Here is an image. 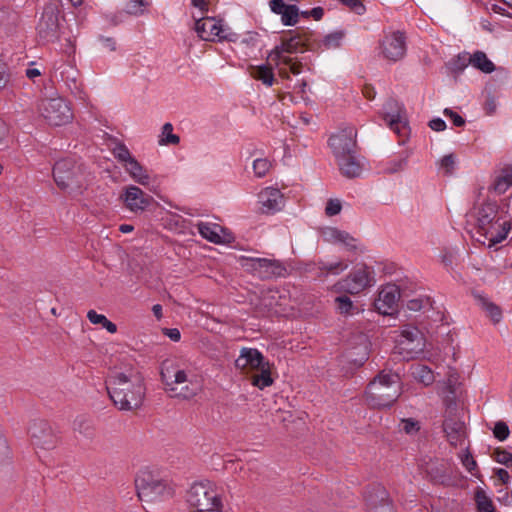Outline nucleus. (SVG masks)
<instances>
[{"mask_svg": "<svg viewBox=\"0 0 512 512\" xmlns=\"http://www.w3.org/2000/svg\"><path fill=\"white\" fill-rule=\"evenodd\" d=\"M110 399L121 411L138 409L144 400L146 388L137 372H115L106 381Z\"/></svg>", "mask_w": 512, "mask_h": 512, "instance_id": "f257e3e1", "label": "nucleus"}, {"mask_svg": "<svg viewBox=\"0 0 512 512\" xmlns=\"http://www.w3.org/2000/svg\"><path fill=\"white\" fill-rule=\"evenodd\" d=\"M401 394L400 375L391 370H382L367 385L365 399L371 408L389 409Z\"/></svg>", "mask_w": 512, "mask_h": 512, "instance_id": "f03ea898", "label": "nucleus"}, {"mask_svg": "<svg viewBox=\"0 0 512 512\" xmlns=\"http://www.w3.org/2000/svg\"><path fill=\"white\" fill-rule=\"evenodd\" d=\"M52 176L57 187L69 195H79L85 189V167L75 158L67 157L56 161Z\"/></svg>", "mask_w": 512, "mask_h": 512, "instance_id": "7ed1b4c3", "label": "nucleus"}, {"mask_svg": "<svg viewBox=\"0 0 512 512\" xmlns=\"http://www.w3.org/2000/svg\"><path fill=\"white\" fill-rule=\"evenodd\" d=\"M194 375L189 377L186 371L174 369L165 363L161 368V379L165 385V390L171 397L190 399L198 394L201 389L199 382Z\"/></svg>", "mask_w": 512, "mask_h": 512, "instance_id": "20e7f679", "label": "nucleus"}, {"mask_svg": "<svg viewBox=\"0 0 512 512\" xmlns=\"http://www.w3.org/2000/svg\"><path fill=\"white\" fill-rule=\"evenodd\" d=\"M188 504L196 512L221 511V491L210 481L194 483L187 492Z\"/></svg>", "mask_w": 512, "mask_h": 512, "instance_id": "39448f33", "label": "nucleus"}, {"mask_svg": "<svg viewBox=\"0 0 512 512\" xmlns=\"http://www.w3.org/2000/svg\"><path fill=\"white\" fill-rule=\"evenodd\" d=\"M135 488L139 500L146 503L161 501L173 495L172 488L147 469L141 470L137 474Z\"/></svg>", "mask_w": 512, "mask_h": 512, "instance_id": "423d86ee", "label": "nucleus"}, {"mask_svg": "<svg viewBox=\"0 0 512 512\" xmlns=\"http://www.w3.org/2000/svg\"><path fill=\"white\" fill-rule=\"evenodd\" d=\"M375 284L374 270L366 264L357 265L346 277L338 280L332 291L357 295Z\"/></svg>", "mask_w": 512, "mask_h": 512, "instance_id": "0eeeda50", "label": "nucleus"}, {"mask_svg": "<svg viewBox=\"0 0 512 512\" xmlns=\"http://www.w3.org/2000/svg\"><path fill=\"white\" fill-rule=\"evenodd\" d=\"M312 36L313 33L311 32H297L292 34L288 38H283L280 45H277L274 47L273 50L269 53V58L276 63V65H279L280 58L285 57L283 54H296V53H302L305 50H312L313 49V43H312Z\"/></svg>", "mask_w": 512, "mask_h": 512, "instance_id": "6e6552de", "label": "nucleus"}, {"mask_svg": "<svg viewBox=\"0 0 512 512\" xmlns=\"http://www.w3.org/2000/svg\"><path fill=\"white\" fill-rule=\"evenodd\" d=\"M39 110L44 119L53 126L64 125L72 119L71 108L61 97L44 98Z\"/></svg>", "mask_w": 512, "mask_h": 512, "instance_id": "1a4fd4ad", "label": "nucleus"}, {"mask_svg": "<svg viewBox=\"0 0 512 512\" xmlns=\"http://www.w3.org/2000/svg\"><path fill=\"white\" fill-rule=\"evenodd\" d=\"M28 433L32 445L37 449L52 450L59 443V436L44 419L32 420Z\"/></svg>", "mask_w": 512, "mask_h": 512, "instance_id": "9d476101", "label": "nucleus"}, {"mask_svg": "<svg viewBox=\"0 0 512 512\" xmlns=\"http://www.w3.org/2000/svg\"><path fill=\"white\" fill-rule=\"evenodd\" d=\"M59 8L56 3H49L44 7L42 16L37 25V33L42 42H54L59 34Z\"/></svg>", "mask_w": 512, "mask_h": 512, "instance_id": "9b49d317", "label": "nucleus"}, {"mask_svg": "<svg viewBox=\"0 0 512 512\" xmlns=\"http://www.w3.org/2000/svg\"><path fill=\"white\" fill-rule=\"evenodd\" d=\"M120 199L124 206L134 214L146 211L155 201L154 198L136 185H128L124 188Z\"/></svg>", "mask_w": 512, "mask_h": 512, "instance_id": "f8f14e48", "label": "nucleus"}, {"mask_svg": "<svg viewBox=\"0 0 512 512\" xmlns=\"http://www.w3.org/2000/svg\"><path fill=\"white\" fill-rule=\"evenodd\" d=\"M356 136L357 131L354 127H347L330 136L329 146L335 158L356 153Z\"/></svg>", "mask_w": 512, "mask_h": 512, "instance_id": "ddd939ff", "label": "nucleus"}, {"mask_svg": "<svg viewBox=\"0 0 512 512\" xmlns=\"http://www.w3.org/2000/svg\"><path fill=\"white\" fill-rule=\"evenodd\" d=\"M248 266L260 279L284 277L287 273V269L284 264L274 259L251 258L249 259Z\"/></svg>", "mask_w": 512, "mask_h": 512, "instance_id": "4468645a", "label": "nucleus"}, {"mask_svg": "<svg viewBox=\"0 0 512 512\" xmlns=\"http://www.w3.org/2000/svg\"><path fill=\"white\" fill-rule=\"evenodd\" d=\"M383 56L392 62L401 60L406 54V38L404 33L395 31L381 42Z\"/></svg>", "mask_w": 512, "mask_h": 512, "instance_id": "2eb2a0df", "label": "nucleus"}, {"mask_svg": "<svg viewBox=\"0 0 512 512\" xmlns=\"http://www.w3.org/2000/svg\"><path fill=\"white\" fill-rule=\"evenodd\" d=\"M443 431L450 445L457 447L463 445L467 438L465 422L458 416L449 414L443 421Z\"/></svg>", "mask_w": 512, "mask_h": 512, "instance_id": "dca6fc26", "label": "nucleus"}, {"mask_svg": "<svg viewBox=\"0 0 512 512\" xmlns=\"http://www.w3.org/2000/svg\"><path fill=\"white\" fill-rule=\"evenodd\" d=\"M197 35L204 41H215L226 39L221 20L213 17H203L196 20L194 27Z\"/></svg>", "mask_w": 512, "mask_h": 512, "instance_id": "f3484780", "label": "nucleus"}, {"mask_svg": "<svg viewBox=\"0 0 512 512\" xmlns=\"http://www.w3.org/2000/svg\"><path fill=\"white\" fill-rule=\"evenodd\" d=\"M399 297V288L394 284H388L380 290L374 307L382 315H392L396 311Z\"/></svg>", "mask_w": 512, "mask_h": 512, "instance_id": "a211bd4d", "label": "nucleus"}, {"mask_svg": "<svg viewBox=\"0 0 512 512\" xmlns=\"http://www.w3.org/2000/svg\"><path fill=\"white\" fill-rule=\"evenodd\" d=\"M258 202L262 213L274 214L282 209L284 199L278 188L266 187L259 193Z\"/></svg>", "mask_w": 512, "mask_h": 512, "instance_id": "6ab92c4d", "label": "nucleus"}, {"mask_svg": "<svg viewBox=\"0 0 512 512\" xmlns=\"http://www.w3.org/2000/svg\"><path fill=\"white\" fill-rule=\"evenodd\" d=\"M268 363L263 354L256 348H242L240 355L235 360L236 368L242 371L247 369L258 370Z\"/></svg>", "mask_w": 512, "mask_h": 512, "instance_id": "aec40b11", "label": "nucleus"}, {"mask_svg": "<svg viewBox=\"0 0 512 512\" xmlns=\"http://www.w3.org/2000/svg\"><path fill=\"white\" fill-rule=\"evenodd\" d=\"M372 489L374 494L371 491L365 493L368 512H394L386 490L379 485Z\"/></svg>", "mask_w": 512, "mask_h": 512, "instance_id": "412c9836", "label": "nucleus"}, {"mask_svg": "<svg viewBox=\"0 0 512 512\" xmlns=\"http://www.w3.org/2000/svg\"><path fill=\"white\" fill-rule=\"evenodd\" d=\"M341 174L349 179L358 178L363 172L364 164L356 153L336 158Z\"/></svg>", "mask_w": 512, "mask_h": 512, "instance_id": "4be33fe9", "label": "nucleus"}, {"mask_svg": "<svg viewBox=\"0 0 512 512\" xmlns=\"http://www.w3.org/2000/svg\"><path fill=\"white\" fill-rule=\"evenodd\" d=\"M499 206L495 201H486L478 212V229L477 232L487 237V226L492 224L497 216Z\"/></svg>", "mask_w": 512, "mask_h": 512, "instance_id": "5701e85b", "label": "nucleus"}, {"mask_svg": "<svg viewBox=\"0 0 512 512\" xmlns=\"http://www.w3.org/2000/svg\"><path fill=\"white\" fill-rule=\"evenodd\" d=\"M315 266L319 270L317 276L319 278L328 277L329 275H339L348 268V263L343 260H336L333 262L325 261L323 259L317 260Z\"/></svg>", "mask_w": 512, "mask_h": 512, "instance_id": "b1692460", "label": "nucleus"}, {"mask_svg": "<svg viewBox=\"0 0 512 512\" xmlns=\"http://www.w3.org/2000/svg\"><path fill=\"white\" fill-rule=\"evenodd\" d=\"M125 170L129 176L138 184L147 186L150 183V176L147 170L141 165V163L134 158L125 165Z\"/></svg>", "mask_w": 512, "mask_h": 512, "instance_id": "393cba45", "label": "nucleus"}, {"mask_svg": "<svg viewBox=\"0 0 512 512\" xmlns=\"http://www.w3.org/2000/svg\"><path fill=\"white\" fill-rule=\"evenodd\" d=\"M78 74V71L69 65H64L60 72L61 79L74 95H78L82 91V84L78 79Z\"/></svg>", "mask_w": 512, "mask_h": 512, "instance_id": "a878e982", "label": "nucleus"}, {"mask_svg": "<svg viewBox=\"0 0 512 512\" xmlns=\"http://www.w3.org/2000/svg\"><path fill=\"white\" fill-rule=\"evenodd\" d=\"M196 226L200 235L208 241L215 244H221L224 242L218 233L219 230H222L219 225L207 222H199Z\"/></svg>", "mask_w": 512, "mask_h": 512, "instance_id": "bb28decb", "label": "nucleus"}, {"mask_svg": "<svg viewBox=\"0 0 512 512\" xmlns=\"http://www.w3.org/2000/svg\"><path fill=\"white\" fill-rule=\"evenodd\" d=\"M335 297L334 306L337 313L344 316H351L358 312V308L354 305L347 293H339Z\"/></svg>", "mask_w": 512, "mask_h": 512, "instance_id": "cd10ccee", "label": "nucleus"}, {"mask_svg": "<svg viewBox=\"0 0 512 512\" xmlns=\"http://www.w3.org/2000/svg\"><path fill=\"white\" fill-rule=\"evenodd\" d=\"M426 472L429 479L434 484L448 485L451 481V477L447 473V467L444 463L431 465L427 468Z\"/></svg>", "mask_w": 512, "mask_h": 512, "instance_id": "c85d7f7f", "label": "nucleus"}, {"mask_svg": "<svg viewBox=\"0 0 512 512\" xmlns=\"http://www.w3.org/2000/svg\"><path fill=\"white\" fill-rule=\"evenodd\" d=\"M72 429L74 432L79 433L86 439H92L94 437L92 421L85 415H79L74 419Z\"/></svg>", "mask_w": 512, "mask_h": 512, "instance_id": "c756f323", "label": "nucleus"}, {"mask_svg": "<svg viewBox=\"0 0 512 512\" xmlns=\"http://www.w3.org/2000/svg\"><path fill=\"white\" fill-rule=\"evenodd\" d=\"M400 337H401V339L399 340L400 344L403 345L405 343H408V344L416 343L412 349H414V348H418L420 350L422 349L423 336H422L421 331L417 327H414V326L405 327L401 331Z\"/></svg>", "mask_w": 512, "mask_h": 512, "instance_id": "7c9ffc66", "label": "nucleus"}, {"mask_svg": "<svg viewBox=\"0 0 512 512\" xmlns=\"http://www.w3.org/2000/svg\"><path fill=\"white\" fill-rule=\"evenodd\" d=\"M470 64L483 73H492L496 67L494 63L482 51H476L470 55Z\"/></svg>", "mask_w": 512, "mask_h": 512, "instance_id": "2f4dec72", "label": "nucleus"}, {"mask_svg": "<svg viewBox=\"0 0 512 512\" xmlns=\"http://www.w3.org/2000/svg\"><path fill=\"white\" fill-rule=\"evenodd\" d=\"M512 186V165L505 166L493 183V190L498 194L505 193Z\"/></svg>", "mask_w": 512, "mask_h": 512, "instance_id": "473e14b6", "label": "nucleus"}, {"mask_svg": "<svg viewBox=\"0 0 512 512\" xmlns=\"http://www.w3.org/2000/svg\"><path fill=\"white\" fill-rule=\"evenodd\" d=\"M408 158L409 155L405 153L388 160L383 164V173L391 175L404 171L408 166Z\"/></svg>", "mask_w": 512, "mask_h": 512, "instance_id": "72a5a7b5", "label": "nucleus"}, {"mask_svg": "<svg viewBox=\"0 0 512 512\" xmlns=\"http://www.w3.org/2000/svg\"><path fill=\"white\" fill-rule=\"evenodd\" d=\"M385 121L389 125L390 129L399 136L406 135L409 129L407 122L402 118L399 111H397L395 114L388 113L385 116Z\"/></svg>", "mask_w": 512, "mask_h": 512, "instance_id": "f704fd0d", "label": "nucleus"}, {"mask_svg": "<svg viewBox=\"0 0 512 512\" xmlns=\"http://www.w3.org/2000/svg\"><path fill=\"white\" fill-rule=\"evenodd\" d=\"M253 78L261 81L263 84L267 86H272L274 83V74L273 69L269 65H260L252 68L251 72Z\"/></svg>", "mask_w": 512, "mask_h": 512, "instance_id": "c9c22d12", "label": "nucleus"}, {"mask_svg": "<svg viewBox=\"0 0 512 512\" xmlns=\"http://www.w3.org/2000/svg\"><path fill=\"white\" fill-rule=\"evenodd\" d=\"M271 366L270 363L266 364L263 368L258 369L260 371L259 374L253 377V385L263 390L264 388L273 384V379L271 377Z\"/></svg>", "mask_w": 512, "mask_h": 512, "instance_id": "e433bc0d", "label": "nucleus"}, {"mask_svg": "<svg viewBox=\"0 0 512 512\" xmlns=\"http://www.w3.org/2000/svg\"><path fill=\"white\" fill-rule=\"evenodd\" d=\"M87 318L92 324H99L103 328H105L109 333H116L117 326L113 322L107 319L105 315L98 314L95 310H89L87 313Z\"/></svg>", "mask_w": 512, "mask_h": 512, "instance_id": "4c0bfd02", "label": "nucleus"}, {"mask_svg": "<svg viewBox=\"0 0 512 512\" xmlns=\"http://www.w3.org/2000/svg\"><path fill=\"white\" fill-rule=\"evenodd\" d=\"M476 298L479 302V305L482 307V309H484L488 313L490 318L495 323H498L502 317L500 308L496 304L490 302L487 298H485L483 296L478 295V296H476Z\"/></svg>", "mask_w": 512, "mask_h": 512, "instance_id": "58836bf2", "label": "nucleus"}, {"mask_svg": "<svg viewBox=\"0 0 512 512\" xmlns=\"http://www.w3.org/2000/svg\"><path fill=\"white\" fill-rule=\"evenodd\" d=\"M475 501L477 503L478 512H496L492 500L487 496L484 490H476Z\"/></svg>", "mask_w": 512, "mask_h": 512, "instance_id": "ea45409f", "label": "nucleus"}, {"mask_svg": "<svg viewBox=\"0 0 512 512\" xmlns=\"http://www.w3.org/2000/svg\"><path fill=\"white\" fill-rule=\"evenodd\" d=\"M180 142V137L173 133V126L171 123H165L162 126L161 138L159 139L160 145H177Z\"/></svg>", "mask_w": 512, "mask_h": 512, "instance_id": "a19ab883", "label": "nucleus"}, {"mask_svg": "<svg viewBox=\"0 0 512 512\" xmlns=\"http://www.w3.org/2000/svg\"><path fill=\"white\" fill-rule=\"evenodd\" d=\"M300 16L299 8L296 5H289L281 14V21L286 26H294Z\"/></svg>", "mask_w": 512, "mask_h": 512, "instance_id": "79ce46f5", "label": "nucleus"}, {"mask_svg": "<svg viewBox=\"0 0 512 512\" xmlns=\"http://www.w3.org/2000/svg\"><path fill=\"white\" fill-rule=\"evenodd\" d=\"M413 375L418 381H420L426 386L434 382L433 372L428 366L419 365L418 367L415 368Z\"/></svg>", "mask_w": 512, "mask_h": 512, "instance_id": "37998d69", "label": "nucleus"}, {"mask_svg": "<svg viewBox=\"0 0 512 512\" xmlns=\"http://www.w3.org/2000/svg\"><path fill=\"white\" fill-rule=\"evenodd\" d=\"M112 154L120 163L123 164L124 167L134 159L127 146L123 143H118L113 148Z\"/></svg>", "mask_w": 512, "mask_h": 512, "instance_id": "c03bdc74", "label": "nucleus"}, {"mask_svg": "<svg viewBox=\"0 0 512 512\" xmlns=\"http://www.w3.org/2000/svg\"><path fill=\"white\" fill-rule=\"evenodd\" d=\"M271 168V163L266 158H258L253 162L254 174L262 178L264 177Z\"/></svg>", "mask_w": 512, "mask_h": 512, "instance_id": "a18cd8bd", "label": "nucleus"}, {"mask_svg": "<svg viewBox=\"0 0 512 512\" xmlns=\"http://www.w3.org/2000/svg\"><path fill=\"white\" fill-rule=\"evenodd\" d=\"M344 37V33L342 31H335L326 35L323 39V45L327 48H338L341 44V41Z\"/></svg>", "mask_w": 512, "mask_h": 512, "instance_id": "49530a36", "label": "nucleus"}, {"mask_svg": "<svg viewBox=\"0 0 512 512\" xmlns=\"http://www.w3.org/2000/svg\"><path fill=\"white\" fill-rule=\"evenodd\" d=\"M493 458L496 462L512 469V453L504 449L497 448L494 450Z\"/></svg>", "mask_w": 512, "mask_h": 512, "instance_id": "de8ad7c7", "label": "nucleus"}, {"mask_svg": "<svg viewBox=\"0 0 512 512\" xmlns=\"http://www.w3.org/2000/svg\"><path fill=\"white\" fill-rule=\"evenodd\" d=\"M147 0H130L126 5V12L131 15H138L143 13V8L149 6Z\"/></svg>", "mask_w": 512, "mask_h": 512, "instance_id": "09e8293b", "label": "nucleus"}, {"mask_svg": "<svg viewBox=\"0 0 512 512\" xmlns=\"http://www.w3.org/2000/svg\"><path fill=\"white\" fill-rule=\"evenodd\" d=\"M468 64H470V55H459L456 59H453L450 62V68L454 72H461L467 67Z\"/></svg>", "mask_w": 512, "mask_h": 512, "instance_id": "8fccbe9b", "label": "nucleus"}, {"mask_svg": "<svg viewBox=\"0 0 512 512\" xmlns=\"http://www.w3.org/2000/svg\"><path fill=\"white\" fill-rule=\"evenodd\" d=\"M11 458V451L8 446L7 440L0 431V466L8 463Z\"/></svg>", "mask_w": 512, "mask_h": 512, "instance_id": "3c124183", "label": "nucleus"}, {"mask_svg": "<svg viewBox=\"0 0 512 512\" xmlns=\"http://www.w3.org/2000/svg\"><path fill=\"white\" fill-rule=\"evenodd\" d=\"M493 434L500 441L506 440L510 434L508 425L503 421H498L494 426Z\"/></svg>", "mask_w": 512, "mask_h": 512, "instance_id": "603ef678", "label": "nucleus"}, {"mask_svg": "<svg viewBox=\"0 0 512 512\" xmlns=\"http://www.w3.org/2000/svg\"><path fill=\"white\" fill-rule=\"evenodd\" d=\"M461 462L463 464V466L472 474V475H476L474 473V471L477 469V463L476 461L474 460L471 452L469 451L468 448H466L465 450V453L463 454V456L461 457Z\"/></svg>", "mask_w": 512, "mask_h": 512, "instance_id": "864d4df0", "label": "nucleus"}, {"mask_svg": "<svg viewBox=\"0 0 512 512\" xmlns=\"http://www.w3.org/2000/svg\"><path fill=\"white\" fill-rule=\"evenodd\" d=\"M510 229H511V225L509 223L505 222L503 224L502 230L500 232H498L495 236L492 235L489 238V245H488V247H492V246L502 242L504 239H506Z\"/></svg>", "mask_w": 512, "mask_h": 512, "instance_id": "5fc2aeb1", "label": "nucleus"}, {"mask_svg": "<svg viewBox=\"0 0 512 512\" xmlns=\"http://www.w3.org/2000/svg\"><path fill=\"white\" fill-rule=\"evenodd\" d=\"M357 15H362L366 11L364 4L360 0H339Z\"/></svg>", "mask_w": 512, "mask_h": 512, "instance_id": "6e6d98bb", "label": "nucleus"}, {"mask_svg": "<svg viewBox=\"0 0 512 512\" xmlns=\"http://www.w3.org/2000/svg\"><path fill=\"white\" fill-rule=\"evenodd\" d=\"M341 209L342 205L339 200L330 199L326 204L325 213L328 216H335L340 213Z\"/></svg>", "mask_w": 512, "mask_h": 512, "instance_id": "4d7b16f0", "label": "nucleus"}, {"mask_svg": "<svg viewBox=\"0 0 512 512\" xmlns=\"http://www.w3.org/2000/svg\"><path fill=\"white\" fill-rule=\"evenodd\" d=\"M443 113L446 117H448L453 122V124L456 127H462L465 125V119L458 113L454 112L452 109L445 108Z\"/></svg>", "mask_w": 512, "mask_h": 512, "instance_id": "13d9d810", "label": "nucleus"}, {"mask_svg": "<svg viewBox=\"0 0 512 512\" xmlns=\"http://www.w3.org/2000/svg\"><path fill=\"white\" fill-rule=\"evenodd\" d=\"M356 239L352 237L349 233L346 231H342V235L339 237V240L337 243H342L348 250L354 251L356 250Z\"/></svg>", "mask_w": 512, "mask_h": 512, "instance_id": "bf43d9fd", "label": "nucleus"}, {"mask_svg": "<svg viewBox=\"0 0 512 512\" xmlns=\"http://www.w3.org/2000/svg\"><path fill=\"white\" fill-rule=\"evenodd\" d=\"M402 430L407 434H413L419 430V423L414 419H403L401 422Z\"/></svg>", "mask_w": 512, "mask_h": 512, "instance_id": "052dcab7", "label": "nucleus"}, {"mask_svg": "<svg viewBox=\"0 0 512 512\" xmlns=\"http://www.w3.org/2000/svg\"><path fill=\"white\" fill-rule=\"evenodd\" d=\"M280 62L289 67L291 73L297 75L302 71V63L301 62H293L290 57H282L280 58Z\"/></svg>", "mask_w": 512, "mask_h": 512, "instance_id": "680f3d73", "label": "nucleus"}, {"mask_svg": "<svg viewBox=\"0 0 512 512\" xmlns=\"http://www.w3.org/2000/svg\"><path fill=\"white\" fill-rule=\"evenodd\" d=\"M323 235L326 241L337 243L339 237L342 235V230H339L335 227H329L324 231Z\"/></svg>", "mask_w": 512, "mask_h": 512, "instance_id": "e2e57ef3", "label": "nucleus"}, {"mask_svg": "<svg viewBox=\"0 0 512 512\" xmlns=\"http://www.w3.org/2000/svg\"><path fill=\"white\" fill-rule=\"evenodd\" d=\"M441 167L445 169L447 174L452 173L455 167V156L453 154L445 155L441 159Z\"/></svg>", "mask_w": 512, "mask_h": 512, "instance_id": "0e129e2a", "label": "nucleus"}, {"mask_svg": "<svg viewBox=\"0 0 512 512\" xmlns=\"http://www.w3.org/2000/svg\"><path fill=\"white\" fill-rule=\"evenodd\" d=\"M9 79L10 74L8 72V66L5 62L0 60V90L6 87Z\"/></svg>", "mask_w": 512, "mask_h": 512, "instance_id": "69168bd1", "label": "nucleus"}, {"mask_svg": "<svg viewBox=\"0 0 512 512\" xmlns=\"http://www.w3.org/2000/svg\"><path fill=\"white\" fill-rule=\"evenodd\" d=\"M288 6L289 5L286 4L283 0H270L269 1V7H270L271 11L278 15H281Z\"/></svg>", "mask_w": 512, "mask_h": 512, "instance_id": "338daca9", "label": "nucleus"}, {"mask_svg": "<svg viewBox=\"0 0 512 512\" xmlns=\"http://www.w3.org/2000/svg\"><path fill=\"white\" fill-rule=\"evenodd\" d=\"M425 303H428V299L424 301L420 298L411 299L407 302V308L411 311H420L424 308Z\"/></svg>", "mask_w": 512, "mask_h": 512, "instance_id": "774afa93", "label": "nucleus"}]
</instances>
